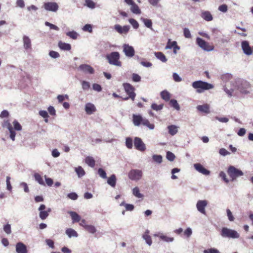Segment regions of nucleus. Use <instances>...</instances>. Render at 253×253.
<instances>
[{
	"instance_id": "nucleus-1",
	"label": "nucleus",
	"mask_w": 253,
	"mask_h": 253,
	"mask_svg": "<svg viewBox=\"0 0 253 253\" xmlns=\"http://www.w3.org/2000/svg\"><path fill=\"white\" fill-rule=\"evenodd\" d=\"M192 87L197 89V92L201 93L206 90H209L213 88L214 86L211 84L202 81H197L192 83Z\"/></svg>"
},
{
	"instance_id": "nucleus-2",
	"label": "nucleus",
	"mask_w": 253,
	"mask_h": 253,
	"mask_svg": "<svg viewBox=\"0 0 253 253\" xmlns=\"http://www.w3.org/2000/svg\"><path fill=\"white\" fill-rule=\"evenodd\" d=\"M110 64L121 66L122 62L120 61V53L117 51L112 52L111 53L107 54L106 56Z\"/></svg>"
},
{
	"instance_id": "nucleus-3",
	"label": "nucleus",
	"mask_w": 253,
	"mask_h": 253,
	"mask_svg": "<svg viewBox=\"0 0 253 253\" xmlns=\"http://www.w3.org/2000/svg\"><path fill=\"white\" fill-rule=\"evenodd\" d=\"M220 235L223 238L232 239L238 238L240 237L239 234L236 231L227 227H223L221 229Z\"/></svg>"
},
{
	"instance_id": "nucleus-4",
	"label": "nucleus",
	"mask_w": 253,
	"mask_h": 253,
	"mask_svg": "<svg viewBox=\"0 0 253 253\" xmlns=\"http://www.w3.org/2000/svg\"><path fill=\"white\" fill-rule=\"evenodd\" d=\"M227 172L231 178V180L232 181L235 180L237 177L241 176L244 174L243 172L241 170H240L232 166L229 167L227 170Z\"/></svg>"
},
{
	"instance_id": "nucleus-5",
	"label": "nucleus",
	"mask_w": 253,
	"mask_h": 253,
	"mask_svg": "<svg viewBox=\"0 0 253 253\" xmlns=\"http://www.w3.org/2000/svg\"><path fill=\"white\" fill-rule=\"evenodd\" d=\"M123 86L126 92L128 95V97L124 98V100H126L128 98H130L132 101L134 100L136 94L134 92V87L129 83H124Z\"/></svg>"
},
{
	"instance_id": "nucleus-6",
	"label": "nucleus",
	"mask_w": 253,
	"mask_h": 253,
	"mask_svg": "<svg viewBox=\"0 0 253 253\" xmlns=\"http://www.w3.org/2000/svg\"><path fill=\"white\" fill-rule=\"evenodd\" d=\"M196 42L201 48L205 50L210 51L213 50L214 49L213 45H210L208 42L200 38H197L196 39Z\"/></svg>"
},
{
	"instance_id": "nucleus-7",
	"label": "nucleus",
	"mask_w": 253,
	"mask_h": 253,
	"mask_svg": "<svg viewBox=\"0 0 253 253\" xmlns=\"http://www.w3.org/2000/svg\"><path fill=\"white\" fill-rule=\"evenodd\" d=\"M125 1L128 5H130V9L131 11L135 14H140L141 11L139 6L133 1V0H125Z\"/></svg>"
},
{
	"instance_id": "nucleus-8",
	"label": "nucleus",
	"mask_w": 253,
	"mask_h": 253,
	"mask_svg": "<svg viewBox=\"0 0 253 253\" xmlns=\"http://www.w3.org/2000/svg\"><path fill=\"white\" fill-rule=\"evenodd\" d=\"M142 175V171L138 169L131 170L128 174V177L133 180H137L141 178Z\"/></svg>"
},
{
	"instance_id": "nucleus-9",
	"label": "nucleus",
	"mask_w": 253,
	"mask_h": 253,
	"mask_svg": "<svg viewBox=\"0 0 253 253\" xmlns=\"http://www.w3.org/2000/svg\"><path fill=\"white\" fill-rule=\"evenodd\" d=\"M123 51L128 57H132L134 55L135 50L133 47L128 44H124L123 46Z\"/></svg>"
},
{
	"instance_id": "nucleus-10",
	"label": "nucleus",
	"mask_w": 253,
	"mask_h": 253,
	"mask_svg": "<svg viewBox=\"0 0 253 253\" xmlns=\"http://www.w3.org/2000/svg\"><path fill=\"white\" fill-rule=\"evenodd\" d=\"M134 145L135 149L139 151H144L146 149L145 144L139 137H135L134 140Z\"/></svg>"
},
{
	"instance_id": "nucleus-11",
	"label": "nucleus",
	"mask_w": 253,
	"mask_h": 253,
	"mask_svg": "<svg viewBox=\"0 0 253 253\" xmlns=\"http://www.w3.org/2000/svg\"><path fill=\"white\" fill-rule=\"evenodd\" d=\"M250 84L247 81H242L238 86V89L240 92L244 94H247L249 92Z\"/></svg>"
},
{
	"instance_id": "nucleus-12",
	"label": "nucleus",
	"mask_w": 253,
	"mask_h": 253,
	"mask_svg": "<svg viewBox=\"0 0 253 253\" xmlns=\"http://www.w3.org/2000/svg\"><path fill=\"white\" fill-rule=\"evenodd\" d=\"M45 208V206L43 204L41 205L39 208V211H40L39 216L42 220L46 219L48 216L49 213L51 211L50 208H48L47 211H43Z\"/></svg>"
},
{
	"instance_id": "nucleus-13",
	"label": "nucleus",
	"mask_w": 253,
	"mask_h": 253,
	"mask_svg": "<svg viewBox=\"0 0 253 253\" xmlns=\"http://www.w3.org/2000/svg\"><path fill=\"white\" fill-rule=\"evenodd\" d=\"M208 205V202L206 200H199L198 201L196 207L197 210L201 213L206 214L205 208Z\"/></svg>"
},
{
	"instance_id": "nucleus-14",
	"label": "nucleus",
	"mask_w": 253,
	"mask_h": 253,
	"mask_svg": "<svg viewBox=\"0 0 253 253\" xmlns=\"http://www.w3.org/2000/svg\"><path fill=\"white\" fill-rule=\"evenodd\" d=\"M44 7L46 10L55 12L58 9V5L56 2H47L44 3Z\"/></svg>"
},
{
	"instance_id": "nucleus-15",
	"label": "nucleus",
	"mask_w": 253,
	"mask_h": 253,
	"mask_svg": "<svg viewBox=\"0 0 253 253\" xmlns=\"http://www.w3.org/2000/svg\"><path fill=\"white\" fill-rule=\"evenodd\" d=\"M79 69L85 74H92L94 73V70L90 65L87 64H82L79 66Z\"/></svg>"
},
{
	"instance_id": "nucleus-16",
	"label": "nucleus",
	"mask_w": 253,
	"mask_h": 253,
	"mask_svg": "<svg viewBox=\"0 0 253 253\" xmlns=\"http://www.w3.org/2000/svg\"><path fill=\"white\" fill-rule=\"evenodd\" d=\"M195 169L199 172L207 175L210 174V171L205 169L201 164L197 163L194 165Z\"/></svg>"
},
{
	"instance_id": "nucleus-17",
	"label": "nucleus",
	"mask_w": 253,
	"mask_h": 253,
	"mask_svg": "<svg viewBox=\"0 0 253 253\" xmlns=\"http://www.w3.org/2000/svg\"><path fill=\"white\" fill-rule=\"evenodd\" d=\"M114 29L117 32L121 34H126L129 30V27L127 25L122 27L119 24H116L114 26Z\"/></svg>"
},
{
	"instance_id": "nucleus-18",
	"label": "nucleus",
	"mask_w": 253,
	"mask_h": 253,
	"mask_svg": "<svg viewBox=\"0 0 253 253\" xmlns=\"http://www.w3.org/2000/svg\"><path fill=\"white\" fill-rule=\"evenodd\" d=\"M16 251L17 253H28L26 246L22 242H18L16 244Z\"/></svg>"
},
{
	"instance_id": "nucleus-19",
	"label": "nucleus",
	"mask_w": 253,
	"mask_h": 253,
	"mask_svg": "<svg viewBox=\"0 0 253 253\" xmlns=\"http://www.w3.org/2000/svg\"><path fill=\"white\" fill-rule=\"evenodd\" d=\"M96 111V107L95 106L91 103H87L85 106V111L88 115H91Z\"/></svg>"
},
{
	"instance_id": "nucleus-20",
	"label": "nucleus",
	"mask_w": 253,
	"mask_h": 253,
	"mask_svg": "<svg viewBox=\"0 0 253 253\" xmlns=\"http://www.w3.org/2000/svg\"><path fill=\"white\" fill-rule=\"evenodd\" d=\"M242 47L245 54L251 55L252 53V50L249 45L248 42L244 41L242 42Z\"/></svg>"
},
{
	"instance_id": "nucleus-21",
	"label": "nucleus",
	"mask_w": 253,
	"mask_h": 253,
	"mask_svg": "<svg viewBox=\"0 0 253 253\" xmlns=\"http://www.w3.org/2000/svg\"><path fill=\"white\" fill-rule=\"evenodd\" d=\"M143 118L140 115L133 114L132 116V121L134 126H139L142 124Z\"/></svg>"
},
{
	"instance_id": "nucleus-22",
	"label": "nucleus",
	"mask_w": 253,
	"mask_h": 253,
	"mask_svg": "<svg viewBox=\"0 0 253 253\" xmlns=\"http://www.w3.org/2000/svg\"><path fill=\"white\" fill-rule=\"evenodd\" d=\"M197 109L199 111L205 113L206 114H209L210 112V106L208 104H205L202 105H198L197 107Z\"/></svg>"
},
{
	"instance_id": "nucleus-23",
	"label": "nucleus",
	"mask_w": 253,
	"mask_h": 253,
	"mask_svg": "<svg viewBox=\"0 0 253 253\" xmlns=\"http://www.w3.org/2000/svg\"><path fill=\"white\" fill-rule=\"evenodd\" d=\"M84 162L88 166L94 168L95 166V161L94 159L91 156H87L84 159Z\"/></svg>"
},
{
	"instance_id": "nucleus-24",
	"label": "nucleus",
	"mask_w": 253,
	"mask_h": 253,
	"mask_svg": "<svg viewBox=\"0 0 253 253\" xmlns=\"http://www.w3.org/2000/svg\"><path fill=\"white\" fill-rule=\"evenodd\" d=\"M23 41L24 43V47L26 49H31V42L30 38L26 36H24L23 38Z\"/></svg>"
},
{
	"instance_id": "nucleus-25",
	"label": "nucleus",
	"mask_w": 253,
	"mask_h": 253,
	"mask_svg": "<svg viewBox=\"0 0 253 253\" xmlns=\"http://www.w3.org/2000/svg\"><path fill=\"white\" fill-rule=\"evenodd\" d=\"M201 16L204 20L207 21H211L213 19L212 15L208 11L202 12Z\"/></svg>"
},
{
	"instance_id": "nucleus-26",
	"label": "nucleus",
	"mask_w": 253,
	"mask_h": 253,
	"mask_svg": "<svg viewBox=\"0 0 253 253\" xmlns=\"http://www.w3.org/2000/svg\"><path fill=\"white\" fill-rule=\"evenodd\" d=\"M69 213L71 216L73 222H78L81 220V217L75 211H69Z\"/></svg>"
},
{
	"instance_id": "nucleus-27",
	"label": "nucleus",
	"mask_w": 253,
	"mask_h": 253,
	"mask_svg": "<svg viewBox=\"0 0 253 253\" xmlns=\"http://www.w3.org/2000/svg\"><path fill=\"white\" fill-rule=\"evenodd\" d=\"M58 46L61 49L63 50L69 51L71 49V46L69 43L63 42L61 41L59 42Z\"/></svg>"
},
{
	"instance_id": "nucleus-28",
	"label": "nucleus",
	"mask_w": 253,
	"mask_h": 253,
	"mask_svg": "<svg viewBox=\"0 0 253 253\" xmlns=\"http://www.w3.org/2000/svg\"><path fill=\"white\" fill-rule=\"evenodd\" d=\"M149 231L146 230L144 234L143 235L142 237L145 240L146 243L149 245L151 246L152 244V240L151 236L149 235Z\"/></svg>"
},
{
	"instance_id": "nucleus-29",
	"label": "nucleus",
	"mask_w": 253,
	"mask_h": 253,
	"mask_svg": "<svg viewBox=\"0 0 253 253\" xmlns=\"http://www.w3.org/2000/svg\"><path fill=\"white\" fill-rule=\"evenodd\" d=\"M116 177L115 174H112L107 180V183L112 187H115L116 184Z\"/></svg>"
},
{
	"instance_id": "nucleus-30",
	"label": "nucleus",
	"mask_w": 253,
	"mask_h": 253,
	"mask_svg": "<svg viewBox=\"0 0 253 253\" xmlns=\"http://www.w3.org/2000/svg\"><path fill=\"white\" fill-rule=\"evenodd\" d=\"M169 133L171 135H174L178 132L177 127L175 125H170L168 126Z\"/></svg>"
},
{
	"instance_id": "nucleus-31",
	"label": "nucleus",
	"mask_w": 253,
	"mask_h": 253,
	"mask_svg": "<svg viewBox=\"0 0 253 253\" xmlns=\"http://www.w3.org/2000/svg\"><path fill=\"white\" fill-rule=\"evenodd\" d=\"M34 178L36 181H37L40 184L42 185H45L42 177L39 173H35L34 174Z\"/></svg>"
},
{
	"instance_id": "nucleus-32",
	"label": "nucleus",
	"mask_w": 253,
	"mask_h": 253,
	"mask_svg": "<svg viewBox=\"0 0 253 253\" xmlns=\"http://www.w3.org/2000/svg\"><path fill=\"white\" fill-rule=\"evenodd\" d=\"M75 170L79 177H81L85 174L84 170L81 166L76 168Z\"/></svg>"
},
{
	"instance_id": "nucleus-33",
	"label": "nucleus",
	"mask_w": 253,
	"mask_h": 253,
	"mask_svg": "<svg viewBox=\"0 0 253 253\" xmlns=\"http://www.w3.org/2000/svg\"><path fill=\"white\" fill-rule=\"evenodd\" d=\"M66 233L69 238L72 237H77L78 236L77 232L72 228H68L66 229Z\"/></svg>"
},
{
	"instance_id": "nucleus-34",
	"label": "nucleus",
	"mask_w": 253,
	"mask_h": 253,
	"mask_svg": "<svg viewBox=\"0 0 253 253\" xmlns=\"http://www.w3.org/2000/svg\"><path fill=\"white\" fill-rule=\"evenodd\" d=\"M7 128L9 131L10 132V138L13 140H15V137L16 135V133L13 130V128H12L11 124L8 123L7 125Z\"/></svg>"
},
{
	"instance_id": "nucleus-35",
	"label": "nucleus",
	"mask_w": 253,
	"mask_h": 253,
	"mask_svg": "<svg viewBox=\"0 0 253 253\" xmlns=\"http://www.w3.org/2000/svg\"><path fill=\"white\" fill-rule=\"evenodd\" d=\"M155 55L158 59L163 62H166L167 61L165 55L162 52H155Z\"/></svg>"
},
{
	"instance_id": "nucleus-36",
	"label": "nucleus",
	"mask_w": 253,
	"mask_h": 253,
	"mask_svg": "<svg viewBox=\"0 0 253 253\" xmlns=\"http://www.w3.org/2000/svg\"><path fill=\"white\" fill-rule=\"evenodd\" d=\"M161 96L162 99L166 101H169L170 97V93L166 90H164L161 92Z\"/></svg>"
},
{
	"instance_id": "nucleus-37",
	"label": "nucleus",
	"mask_w": 253,
	"mask_h": 253,
	"mask_svg": "<svg viewBox=\"0 0 253 253\" xmlns=\"http://www.w3.org/2000/svg\"><path fill=\"white\" fill-rule=\"evenodd\" d=\"M169 105L177 111H179L180 109L178 103L175 99H171L169 101Z\"/></svg>"
},
{
	"instance_id": "nucleus-38",
	"label": "nucleus",
	"mask_w": 253,
	"mask_h": 253,
	"mask_svg": "<svg viewBox=\"0 0 253 253\" xmlns=\"http://www.w3.org/2000/svg\"><path fill=\"white\" fill-rule=\"evenodd\" d=\"M141 20L144 23L146 27L152 30V22L151 20L142 18Z\"/></svg>"
},
{
	"instance_id": "nucleus-39",
	"label": "nucleus",
	"mask_w": 253,
	"mask_h": 253,
	"mask_svg": "<svg viewBox=\"0 0 253 253\" xmlns=\"http://www.w3.org/2000/svg\"><path fill=\"white\" fill-rule=\"evenodd\" d=\"M141 124L143 125V126H147L150 129H154L155 127L154 125L153 124H150L148 120L146 119H143Z\"/></svg>"
},
{
	"instance_id": "nucleus-40",
	"label": "nucleus",
	"mask_w": 253,
	"mask_h": 253,
	"mask_svg": "<svg viewBox=\"0 0 253 253\" xmlns=\"http://www.w3.org/2000/svg\"><path fill=\"white\" fill-rule=\"evenodd\" d=\"M159 238L161 240L166 242H171L174 240V238L168 237L163 234L160 235Z\"/></svg>"
},
{
	"instance_id": "nucleus-41",
	"label": "nucleus",
	"mask_w": 253,
	"mask_h": 253,
	"mask_svg": "<svg viewBox=\"0 0 253 253\" xmlns=\"http://www.w3.org/2000/svg\"><path fill=\"white\" fill-rule=\"evenodd\" d=\"M132 193L135 197L140 198L143 197V195L140 193L138 187H135L132 190Z\"/></svg>"
},
{
	"instance_id": "nucleus-42",
	"label": "nucleus",
	"mask_w": 253,
	"mask_h": 253,
	"mask_svg": "<svg viewBox=\"0 0 253 253\" xmlns=\"http://www.w3.org/2000/svg\"><path fill=\"white\" fill-rule=\"evenodd\" d=\"M66 35L73 40H76L79 36L78 33L74 31L66 33Z\"/></svg>"
},
{
	"instance_id": "nucleus-43",
	"label": "nucleus",
	"mask_w": 253,
	"mask_h": 253,
	"mask_svg": "<svg viewBox=\"0 0 253 253\" xmlns=\"http://www.w3.org/2000/svg\"><path fill=\"white\" fill-rule=\"evenodd\" d=\"M85 229L88 232L92 234L95 233L96 231L95 227L92 225H87L85 226Z\"/></svg>"
},
{
	"instance_id": "nucleus-44",
	"label": "nucleus",
	"mask_w": 253,
	"mask_h": 253,
	"mask_svg": "<svg viewBox=\"0 0 253 253\" xmlns=\"http://www.w3.org/2000/svg\"><path fill=\"white\" fill-rule=\"evenodd\" d=\"M39 114L40 115V116H41L42 117H43V118H44V121L46 122V123H47L48 120V113L46 111H44V110H42V111H40L39 112Z\"/></svg>"
},
{
	"instance_id": "nucleus-45",
	"label": "nucleus",
	"mask_w": 253,
	"mask_h": 253,
	"mask_svg": "<svg viewBox=\"0 0 253 253\" xmlns=\"http://www.w3.org/2000/svg\"><path fill=\"white\" fill-rule=\"evenodd\" d=\"M129 22L131 24L132 27L134 29H137L139 27V24L137 21L133 18H130L129 19Z\"/></svg>"
},
{
	"instance_id": "nucleus-46",
	"label": "nucleus",
	"mask_w": 253,
	"mask_h": 253,
	"mask_svg": "<svg viewBox=\"0 0 253 253\" xmlns=\"http://www.w3.org/2000/svg\"><path fill=\"white\" fill-rule=\"evenodd\" d=\"M126 145L128 149H131L132 148V140L130 137H127L126 140Z\"/></svg>"
},
{
	"instance_id": "nucleus-47",
	"label": "nucleus",
	"mask_w": 253,
	"mask_h": 253,
	"mask_svg": "<svg viewBox=\"0 0 253 253\" xmlns=\"http://www.w3.org/2000/svg\"><path fill=\"white\" fill-rule=\"evenodd\" d=\"M176 43V42H175V41L171 42L170 39H169L168 42L166 46V49H171V48H173L174 45H175Z\"/></svg>"
},
{
	"instance_id": "nucleus-48",
	"label": "nucleus",
	"mask_w": 253,
	"mask_h": 253,
	"mask_svg": "<svg viewBox=\"0 0 253 253\" xmlns=\"http://www.w3.org/2000/svg\"><path fill=\"white\" fill-rule=\"evenodd\" d=\"M166 157L169 161H173L175 159V156L172 152L168 151L167 153Z\"/></svg>"
},
{
	"instance_id": "nucleus-49",
	"label": "nucleus",
	"mask_w": 253,
	"mask_h": 253,
	"mask_svg": "<svg viewBox=\"0 0 253 253\" xmlns=\"http://www.w3.org/2000/svg\"><path fill=\"white\" fill-rule=\"evenodd\" d=\"M13 124L14 126V128L16 130H21L22 129V126L20 124L18 123V122L16 120H15L13 122Z\"/></svg>"
},
{
	"instance_id": "nucleus-50",
	"label": "nucleus",
	"mask_w": 253,
	"mask_h": 253,
	"mask_svg": "<svg viewBox=\"0 0 253 253\" xmlns=\"http://www.w3.org/2000/svg\"><path fill=\"white\" fill-rule=\"evenodd\" d=\"M98 173L101 177L104 179L107 178L106 172L102 169L99 168L98 169Z\"/></svg>"
},
{
	"instance_id": "nucleus-51",
	"label": "nucleus",
	"mask_w": 253,
	"mask_h": 253,
	"mask_svg": "<svg viewBox=\"0 0 253 253\" xmlns=\"http://www.w3.org/2000/svg\"><path fill=\"white\" fill-rule=\"evenodd\" d=\"M163 104L157 105L155 103H153L151 105V108L155 110L159 111L163 109Z\"/></svg>"
},
{
	"instance_id": "nucleus-52",
	"label": "nucleus",
	"mask_w": 253,
	"mask_h": 253,
	"mask_svg": "<svg viewBox=\"0 0 253 253\" xmlns=\"http://www.w3.org/2000/svg\"><path fill=\"white\" fill-rule=\"evenodd\" d=\"M219 176L222 179V180L226 182V183H228L229 182V179L227 178L226 175L225 173L222 171H220L219 173Z\"/></svg>"
},
{
	"instance_id": "nucleus-53",
	"label": "nucleus",
	"mask_w": 253,
	"mask_h": 253,
	"mask_svg": "<svg viewBox=\"0 0 253 253\" xmlns=\"http://www.w3.org/2000/svg\"><path fill=\"white\" fill-rule=\"evenodd\" d=\"M45 25L49 27L50 29H53L56 31H58L59 30V28L57 26L48 22H45Z\"/></svg>"
},
{
	"instance_id": "nucleus-54",
	"label": "nucleus",
	"mask_w": 253,
	"mask_h": 253,
	"mask_svg": "<svg viewBox=\"0 0 253 253\" xmlns=\"http://www.w3.org/2000/svg\"><path fill=\"white\" fill-rule=\"evenodd\" d=\"M183 34H184V36L185 38H191V35L190 32L188 28H184Z\"/></svg>"
},
{
	"instance_id": "nucleus-55",
	"label": "nucleus",
	"mask_w": 253,
	"mask_h": 253,
	"mask_svg": "<svg viewBox=\"0 0 253 253\" xmlns=\"http://www.w3.org/2000/svg\"><path fill=\"white\" fill-rule=\"evenodd\" d=\"M85 3L87 7L90 8H94L95 7V3L91 0H85Z\"/></svg>"
},
{
	"instance_id": "nucleus-56",
	"label": "nucleus",
	"mask_w": 253,
	"mask_h": 253,
	"mask_svg": "<svg viewBox=\"0 0 253 253\" xmlns=\"http://www.w3.org/2000/svg\"><path fill=\"white\" fill-rule=\"evenodd\" d=\"M153 159L158 163H161L162 162V157L161 155H155L153 156Z\"/></svg>"
},
{
	"instance_id": "nucleus-57",
	"label": "nucleus",
	"mask_w": 253,
	"mask_h": 253,
	"mask_svg": "<svg viewBox=\"0 0 253 253\" xmlns=\"http://www.w3.org/2000/svg\"><path fill=\"white\" fill-rule=\"evenodd\" d=\"M226 212L229 220L230 221H233L235 218L230 210L229 209H227Z\"/></svg>"
},
{
	"instance_id": "nucleus-58",
	"label": "nucleus",
	"mask_w": 253,
	"mask_h": 253,
	"mask_svg": "<svg viewBox=\"0 0 253 253\" xmlns=\"http://www.w3.org/2000/svg\"><path fill=\"white\" fill-rule=\"evenodd\" d=\"M132 81L134 82H138L141 80V77L137 74L133 73L132 75Z\"/></svg>"
},
{
	"instance_id": "nucleus-59",
	"label": "nucleus",
	"mask_w": 253,
	"mask_h": 253,
	"mask_svg": "<svg viewBox=\"0 0 253 253\" xmlns=\"http://www.w3.org/2000/svg\"><path fill=\"white\" fill-rule=\"evenodd\" d=\"M82 88L84 90H87L90 87V84L86 81H83L82 83Z\"/></svg>"
},
{
	"instance_id": "nucleus-60",
	"label": "nucleus",
	"mask_w": 253,
	"mask_h": 253,
	"mask_svg": "<svg viewBox=\"0 0 253 253\" xmlns=\"http://www.w3.org/2000/svg\"><path fill=\"white\" fill-rule=\"evenodd\" d=\"M3 230L6 234H10L11 232L10 225L9 224H7L6 225H4L3 227Z\"/></svg>"
},
{
	"instance_id": "nucleus-61",
	"label": "nucleus",
	"mask_w": 253,
	"mask_h": 253,
	"mask_svg": "<svg viewBox=\"0 0 253 253\" xmlns=\"http://www.w3.org/2000/svg\"><path fill=\"white\" fill-rule=\"evenodd\" d=\"M218 10L221 12H226L228 10L227 5L225 4H223L218 7Z\"/></svg>"
},
{
	"instance_id": "nucleus-62",
	"label": "nucleus",
	"mask_w": 253,
	"mask_h": 253,
	"mask_svg": "<svg viewBox=\"0 0 253 253\" xmlns=\"http://www.w3.org/2000/svg\"><path fill=\"white\" fill-rule=\"evenodd\" d=\"M204 253H219V252L214 248H211L204 251Z\"/></svg>"
},
{
	"instance_id": "nucleus-63",
	"label": "nucleus",
	"mask_w": 253,
	"mask_h": 253,
	"mask_svg": "<svg viewBox=\"0 0 253 253\" xmlns=\"http://www.w3.org/2000/svg\"><path fill=\"white\" fill-rule=\"evenodd\" d=\"M92 88L94 90H96L98 92L101 91L102 90V87L101 85L97 84H93Z\"/></svg>"
},
{
	"instance_id": "nucleus-64",
	"label": "nucleus",
	"mask_w": 253,
	"mask_h": 253,
	"mask_svg": "<svg viewBox=\"0 0 253 253\" xmlns=\"http://www.w3.org/2000/svg\"><path fill=\"white\" fill-rule=\"evenodd\" d=\"M83 29L84 31H88L90 33H91L92 31V26L90 24L85 25Z\"/></svg>"
}]
</instances>
